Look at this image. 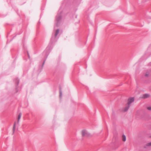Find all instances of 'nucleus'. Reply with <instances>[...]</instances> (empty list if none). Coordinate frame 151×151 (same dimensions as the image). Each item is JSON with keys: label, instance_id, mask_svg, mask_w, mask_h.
I'll list each match as a JSON object with an SVG mask.
<instances>
[{"label": "nucleus", "instance_id": "10", "mask_svg": "<svg viewBox=\"0 0 151 151\" xmlns=\"http://www.w3.org/2000/svg\"><path fill=\"white\" fill-rule=\"evenodd\" d=\"M148 75H149V74H148V73H146V74H145V76H148Z\"/></svg>", "mask_w": 151, "mask_h": 151}, {"label": "nucleus", "instance_id": "8", "mask_svg": "<svg viewBox=\"0 0 151 151\" xmlns=\"http://www.w3.org/2000/svg\"><path fill=\"white\" fill-rule=\"evenodd\" d=\"M59 32V30L57 29L56 30V33H55V36H56L58 34Z\"/></svg>", "mask_w": 151, "mask_h": 151}, {"label": "nucleus", "instance_id": "11", "mask_svg": "<svg viewBox=\"0 0 151 151\" xmlns=\"http://www.w3.org/2000/svg\"><path fill=\"white\" fill-rule=\"evenodd\" d=\"M150 137H151V136H150Z\"/></svg>", "mask_w": 151, "mask_h": 151}, {"label": "nucleus", "instance_id": "6", "mask_svg": "<svg viewBox=\"0 0 151 151\" xmlns=\"http://www.w3.org/2000/svg\"><path fill=\"white\" fill-rule=\"evenodd\" d=\"M16 125V122H14V125L13 128V131H14L15 129Z\"/></svg>", "mask_w": 151, "mask_h": 151}, {"label": "nucleus", "instance_id": "1", "mask_svg": "<svg viewBox=\"0 0 151 151\" xmlns=\"http://www.w3.org/2000/svg\"><path fill=\"white\" fill-rule=\"evenodd\" d=\"M134 101V98L133 97H130L128 99L127 102L126 106L122 109L123 112L127 111L131 106V104Z\"/></svg>", "mask_w": 151, "mask_h": 151}, {"label": "nucleus", "instance_id": "9", "mask_svg": "<svg viewBox=\"0 0 151 151\" xmlns=\"http://www.w3.org/2000/svg\"><path fill=\"white\" fill-rule=\"evenodd\" d=\"M146 146H151V142L147 144Z\"/></svg>", "mask_w": 151, "mask_h": 151}, {"label": "nucleus", "instance_id": "2", "mask_svg": "<svg viewBox=\"0 0 151 151\" xmlns=\"http://www.w3.org/2000/svg\"><path fill=\"white\" fill-rule=\"evenodd\" d=\"M81 133L82 136L85 137L88 136L89 135L88 132L85 129H83L81 131Z\"/></svg>", "mask_w": 151, "mask_h": 151}, {"label": "nucleus", "instance_id": "5", "mask_svg": "<svg viewBox=\"0 0 151 151\" xmlns=\"http://www.w3.org/2000/svg\"><path fill=\"white\" fill-rule=\"evenodd\" d=\"M22 116V114L21 113H19V114L18 119H17V122L18 123L19 121V120L21 118Z\"/></svg>", "mask_w": 151, "mask_h": 151}, {"label": "nucleus", "instance_id": "4", "mask_svg": "<svg viewBox=\"0 0 151 151\" xmlns=\"http://www.w3.org/2000/svg\"><path fill=\"white\" fill-rule=\"evenodd\" d=\"M122 139L123 142H125L126 141V136L123 134L122 136Z\"/></svg>", "mask_w": 151, "mask_h": 151}, {"label": "nucleus", "instance_id": "3", "mask_svg": "<svg viewBox=\"0 0 151 151\" xmlns=\"http://www.w3.org/2000/svg\"><path fill=\"white\" fill-rule=\"evenodd\" d=\"M150 96L149 94L145 93L142 94L141 96V98L144 99H146L149 98Z\"/></svg>", "mask_w": 151, "mask_h": 151}, {"label": "nucleus", "instance_id": "7", "mask_svg": "<svg viewBox=\"0 0 151 151\" xmlns=\"http://www.w3.org/2000/svg\"><path fill=\"white\" fill-rule=\"evenodd\" d=\"M147 109L148 110L151 111V106H149L147 107Z\"/></svg>", "mask_w": 151, "mask_h": 151}]
</instances>
